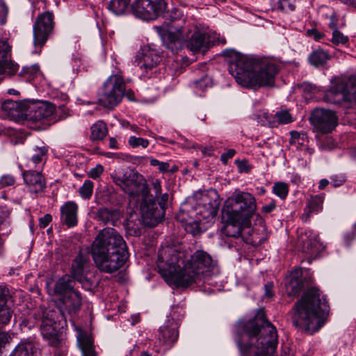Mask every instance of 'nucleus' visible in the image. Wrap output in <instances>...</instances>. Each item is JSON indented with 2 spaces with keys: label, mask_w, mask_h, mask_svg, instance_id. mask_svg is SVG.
Returning a JSON list of instances; mask_svg holds the SVG:
<instances>
[{
  "label": "nucleus",
  "mask_w": 356,
  "mask_h": 356,
  "mask_svg": "<svg viewBox=\"0 0 356 356\" xmlns=\"http://www.w3.org/2000/svg\"><path fill=\"white\" fill-rule=\"evenodd\" d=\"M156 264L165 282L177 287H186L219 273L217 261L209 253L196 250L191 254L189 248L181 245L160 248Z\"/></svg>",
  "instance_id": "f257e3e1"
},
{
  "label": "nucleus",
  "mask_w": 356,
  "mask_h": 356,
  "mask_svg": "<svg viewBox=\"0 0 356 356\" xmlns=\"http://www.w3.org/2000/svg\"><path fill=\"white\" fill-rule=\"evenodd\" d=\"M243 332L235 341L241 356H273L278 343L276 327L262 312L252 319L239 322Z\"/></svg>",
  "instance_id": "f03ea898"
},
{
  "label": "nucleus",
  "mask_w": 356,
  "mask_h": 356,
  "mask_svg": "<svg viewBox=\"0 0 356 356\" xmlns=\"http://www.w3.org/2000/svg\"><path fill=\"white\" fill-rule=\"evenodd\" d=\"M228 70L236 81L246 88L271 86L279 71L273 62L260 58H249L234 49H226Z\"/></svg>",
  "instance_id": "7ed1b4c3"
},
{
  "label": "nucleus",
  "mask_w": 356,
  "mask_h": 356,
  "mask_svg": "<svg viewBox=\"0 0 356 356\" xmlns=\"http://www.w3.org/2000/svg\"><path fill=\"white\" fill-rule=\"evenodd\" d=\"M91 253L97 268L107 273L117 271L129 257L125 241L113 228H105L98 234Z\"/></svg>",
  "instance_id": "20e7f679"
},
{
  "label": "nucleus",
  "mask_w": 356,
  "mask_h": 356,
  "mask_svg": "<svg viewBox=\"0 0 356 356\" xmlns=\"http://www.w3.org/2000/svg\"><path fill=\"white\" fill-rule=\"evenodd\" d=\"M293 325L302 331L313 334L325 324L329 305L320 290L312 287L293 305Z\"/></svg>",
  "instance_id": "39448f33"
},
{
  "label": "nucleus",
  "mask_w": 356,
  "mask_h": 356,
  "mask_svg": "<svg viewBox=\"0 0 356 356\" xmlns=\"http://www.w3.org/2000/svg\"><path fill=\"white\" fill-rule=\"evenodd\" d=\"M43 338L49 345L54 348H63L65 344L63 328L66 320L59 311L49 307H40L33 315Z\"/></svg>",
  "instance_id": "423d86ee"
},
{
  "label": "nucleus",
  "mask_w": 356,
  "mask_h": 356,
  "mask_svg": "<svg viewBox=\"0 0 356 356\" xmlns=\"http://www.w3.org/2000/svg\"><path fill=\"white\" fill-rule=\"evenodd\" d=\"M256 211L254 197L250 193L236 191L225 201L222 218L231 222L247 223Z\"/></svg>",
  "instance_id": "0eeeda50"
},
{
  "label": "nucleus",
  "mask_w": 356,
  "mask_h": 356,
  "mask_svg": "<svg viewBox=\"0 0 356 356\" xmlns=\"http://www.w3.org/2000/svg\"><path fill=\"white\" fill-rule=\"evenodd\" d=\"M323 100L343 108L356 105V76H350L336 80L325 92Z\"/></svg>",
  "instance_id": "6e6552de"
},
{
  "label": "nucleus",
  "mask_w": 356,
  "mask_h": 356,
  "mask_svg": "<svg viewBox=\"0 0 356 356\" xmlns=\"http://www.w3.org/2000/svg\"><path fill=\"white\" fill-rule=\"evenodd\" d=\"M113 182L125 193L136 197L147 192V184L143 175L131 168H122L112 175Z\"/></svg>",
  "instance_id": "1a4fd4ad"
},
{
  "label": "nucleus",
  "mask_w": 356,
  "mask_h": 356,
  "mask_svg": "<svg viewBox=\"0 0 356 356\" xmlns=\"http://www.w3.org/2000/svg\"><path fill=\"white\" fill-rule=\"evenodd\" d=\"M125 91V83L121 73L112 74L99 92L98 102L102 106L113 109L120 103Z\"/></svg>",
  "instance_id": "9d476101"
},
{
  "label": "nucleus",
  "mask_w": 356,
  "mask_h": 356,
  "mask_svg": "<svg viewBox=\"0 0 356 356\" xmlns=\"http://www.w3.org/2000/svg\"><path fill=\"white\" fill-rule=\"evenodd\" d=\"M162 60L160 49L154 44L141 46L136 53L133 65L141 71V76L150 78L156 72V67Z\"/></svg>",
  "instance_id": "9b49d317"
},
{
  "label": "nucleus",
  "mask_w": 356,
  "mask_h": 356,
  "mask_svg": "<svg viewBox=\"0 0 356 356\" xmlns=\"http://www.w3.org/2000/svg\"><path fill=\"white\" fill-rule=\"evenodd\" d=\"M181 312V307H173L165 323L159 330L158 342L163 350L170 349L178 340V327L182 318Z\"/></svg>",
  "instance_id": "f8f14e48"
},
{
  "label": "nucleus",
  "mask_w": 356,
  "mask_h": 356,
  "mask_svg": "<svg viewBox=\"0 0 356 356\" xmlns=\"http://www.w3.org/2000/svg\"><path fill=\"white\" fill-rule=\"evenodd\" d=\"M54 26L52 12L46 11L40 14L33 25V44L36 50L34 53H40L48 38L53 32Z\"/></svg>",
  "instance_id": "ddd939ff"
},
{
  "label": "nucleus",
  "mask_w": 356,
  "mask_h": 356,
  "mask_svg": "<svg viewBox=\"0 0 356 356\" xmlns=\"http://www.w3.org/2000/svg\"><path fill=\"white\" fill-rule=\"evenodd\" d=\"M167 9L165 0H135L131 6L134 15L145 21H153L162 16Z\"/></svg>",
  "instance_id": "4468645a"
},
{
  "label": "nucleus",
  "mask_w": 356,
  "mask_h": 356,
  "mask_svg": "<svg viewBox=\"0 0 356 356\" xmlns=\"http://www.w3.org/2000/svg\"><path fill=\"white\" fill-rule=\"evenodd\" d=\"M337 121L335 112L323 108L315 109L310 117L314 131L322 134L332 132L337 127Z\"/></svg>",
  "instance_id": "2eb2a0df"
},
{
  "label": "nucleus",
  "mask_w": 356,
  "mask_h": 356,
  "mask_svg": "<svg viewBox=\"0 0 356 356\" xmlns=\"http://www.w3.org/2000/svg\"><path fill=\"white\" fill-rule=\"evenodd\" d=\"M88 254L80 252L73 260L71 268V277L80 282L86 289L92 286L91 280L87 277L90 270Z\"/></svg>",
  "instance_id": "dca6fc26"
},
{
  "label": "nucleus",
  "mask_w": 356,
  "mask_h": 356,
  "mask_svg": "<svg viewBox=\"0 0 356 356\" xmlns=\"http://www.w3.org/2000/svg\"><path fill=\"white\" fill-rule=\"evenodd\" d=\"M140 211L143 220L149 227H155L164 218V209L160 208L154 199L147 200L145 197L141 204Z\"/></svg>",
  "instance_id": "f3484780"
},
{
  "label": "nucleus",
  "mask_w": 356,
  "mask_h": 356,
  "mask_svg": "<svg viewBox=\"0 0 356 356\" xmlns=\"http://www.w3.org/2000/svg\"><path fill=\"white\" fill-rule=\"evenodd\" d=\"M81 294L79 291L76 290L62 296L57 302V309H54L59 311L63 315V318H65V314H68L71 316L77 314L81 308Z\"/></svg>",
  "instance_id": "a211bd4d"
},
{
  "label": "nucleus",
  "mask_w": 356,
  "mask_h": 356,
  "mask_svg": "<svg viewBox=\"0 0 356 356\" xmlns=\"http://www.w3.org/2000/svg\"><path fill=\"white\" fill-rule=\"evenodd\" d=\"M189 38V33L186 28L176 26L175 31L169 30L167 34L166 47L172 54L177 53L181 49L183 42Z\"/></svg>",
  "instance_id": "6ab92c4d"
},
{
  "label": "nucleus",
  "mask_w": 356,
  "mask_h": 356,
  "mask_svg": "<svg viewBox=\"0 0 356 356\" xmlns=\"http://www.w3.org/2000/svg\"><path fill=\"white\" fill-rule=\"evenodd\" d=\"M300 240L302 252L309 257H315L324 248L318 237L310 232L301 235Z\"/></svg>",
  "instance_id": "aec40b11"
},
{
  "label": "nucleus",
  "mask_w": 356,
  "mask_h": 356,
  "mask_svg": "<svg viewBox=\"0 0 356 356\" xmlns=\"http://www.w3.org/2000/svg\"><path fill=\"white\" fill-rule=\"evenodd\" d=\"M324 195H311L307 198L306 206L302 215V219L305 222L309 221L311 217L323 210Z\"/></svg>",
  "instance_id": "412c9836"
},
{
  "label": "nucleus",
  "mask_w": 356,
  "mask_h": 356,
  "mask_svg": "<svg viewBox=\"0 0 356 356\" xmlns=\"http://www.w3.org/2000/svg\"><path fill=\"white\" fill-rule=\"evenodd\" d=\"M218 203L211 200L207 194L201 195L200 202L197 204L196 211L203 219L213 218L217 213Z\"/></svg>",
  "instance_id": "4be33fe9"
},
{
  "label": "nucleus",
  "mask_w": 356,
  "mask_h": 356,
  "mask_svg": "<svg viewBox=\"0 0 356 356\" xmlns=\"http://www.w3.org/2000/svg\"><path fill=\"white\" fill-rule=\"evenodd\" d=\"M78 206L74 202H67L60 207V220L68 227H73L78 222Z\"/></svg>",
  "instance_id": "5701e85b"
},
{
  "label": "nucleus",
  "mask_w": 356,
  "mask_h": 356,
  "mask_svg": "<svg viewBox=\"0 0 356 356\" xmlns=\"http://www.w3.org/2000/svg\"><path fill=\"white\" fill-rule=\"evenodd\" d=\"M24 181L33 193H38L46 187V183L42 174L37 171L29 170L23 173Z\"/></svg>",
  "instance_id": "b1692460"
},
{
  "label": "nucleus",
  "mask_w": 356,
  "mask_h": 356,
  "mask_svg": "<svg viewBox=\"0 0 356 356\" xmlns=\"http://www.w3.org/2000/svg\"><path fill=\"white\" fill-rule=\"evenodd\" d=\"M302 271L300 268L293 270L285 282L286 291L289 296L298 295L304 288L301 280Z\"/></svg>",
  "instance_id": "393cba45"
},
{
  "label": "nucleus",
  "mask_w": 356,
  "mask_h": 356,
  "mask_svg": "<svg viewBox=\"0 0 356 356\" xmlns=\"http://www.w3.org/2000/svg\"><path fill=\"white\" fill-rule=\"evenodd\" d=\"M55 112L54 106L49 102H43L35 106L29 113V118L33 122H40L50 120Z\"/></svg>",
  "instance_id": "a878e982"
},
{
  "label": "nucleus",
  "mask_w": 356,
  "mask_h": 356,
  "mask_svg": "<svg viewBox=\"0 0 356 356\" xmlns=\"http://www.w3.org/2000/svg\"><path fill=\"white\" fill-rule=\"evenodd\" d=\"M77 343L81 352V356H98L94 346V341L87 332H79Z\"/></svg>",
  "instance_id": "bb28decb"
},
{
  "label": "nucleus",
  "mask_w": 356,
  "mask_h": 356,
  "mask_svg": "<svg viewBox=\"0 0 356 356\" xmlns=\"http://www.w3.org/2000/svg\"><path fill=\"white\" fill-rule=\"evenodd\" d=\"M74 279L69 275H65L58 279L54 284V293L64 296L74 289Z\"/></svg>",
  "instance_id": "cd10ccee"
},
{
  "label": "nucleus",
  "mask_w": 356,
  "mask_h": 356,
  "mask_svg": "<svg viewBox=\"0 0 356 356\" xmlns=\"http://www.w3.org/2000/svg\"><path fill=\"white\" fill-rule=\"evenodd\" d=\"M9 356H39L35 344L28 340L21 341Z\"/></svg>",
  "instance_id": "c85d7f7f"
},
{
  "label": "nucleus",
  "mask_w": 356,
  "mask_h": 356,
  "mask_svg": "<svg viewBox=\"0 0 356 356\" xmlns=\"http://www.w3.org/2000/svg\"><path fill=\"white\" fill-rule=\"evenodd\" d=\"M187 48L193 52L204 51L207 48V36L204 33L195 31L187 43Z\"/></svg>",
  "instance_id": "c756f323"
},
{
  "label": "nucleus",
  "mask_w": 356,
  "mask_h": 356,
  "mask_svg": "<svg viewBox=\"0 0 356 356\" xmlns=\"http://www.w3.org/2000/svg\"><path fill=\"white\" fill-rule=\"evenodd\" d=\"M131 0H110L107 5L109 11L115 15H122L131 10Z\"/></svg>",
  "instance_id": "7c9ffc66"
},
{
  "label": "nucleus",
  "mask_w": 356,
  "mask_h": 356,
  "mask_svg": "<svg viewBox=\"0 0 356 356\" xmlns=\"http://www.w3.org/2000/svg\"><path fill=\"white\" fill-rule=\"evenodd\" d=\"M331 56L329 53L322 49L314 50L308 57L309 63L315 67H320L325 65Z\"/></svg>",
  "instance_id": "2f4dec72"
},
{
  "label": "nucleus",
  "mask_w": 356,
  "mask_h": 356,
  "mask_svg": "<svg viewBox=\"0 0 356 356\" xmlns=\"http://www.w3.org/2000/svg\"><path fill=\"white\" fill-rule=\"evenodd\" d=\"M97 218L104 223H115L120 219V211L116 209H108L107 208H101L98 210Z\"/></svg>",
  "instance_id": "473e14b6"
},
{
  "label": "nucleus",
  "mask_w": 356,
  "mask_h": 356,
  "mask_svg": "<svg viewBox=\"0 0 356 356\" xmlns=\"http://www.w3.org/2000/svg\"><path fill=\"white\" fill-rule=\"evenodd\" d=\"M108 129L106 123L97 121L90 127V139L92 141L102 140L107 135Z\"/></svg>",
  "instance_id": "72a5a7b5"
},
{
  "label": "nucleus",
  "mask_w": 356,
  "mask_h": 356,
  "mask_svg": "<svg viewBox=\"0 0 356 356\" xmlns=\"http://www.w3.org/2000/svg\"><path fill=\"white\" fill-rule=\"evenodd\" d=\"M11 58V47L7 41L0 40V74L3 72L7 62Z\"/></svg>",
  "instance_id": "f704fd0d"
},
{
  "label": "nucleus",
  "mask_w": 356,
  "mask_h": 356,
  "mask_svg": "<svg viewBox=\"0 0 356 356\" xmlns=\"http://www.w3.org/2000/svg\"><path fill=\"white\" fill-rule=\"evenodd\" d=\"M41 74L40 67L38 64H34L30 67H24L20 72V76L26 81H32L35 77Z\"/></svg>",
  "instance_id": "c9c22d12"
},
{
  "label": "nucleus",
  "mask_w": 356,
  "mask_h": 356,
  "mask_svg": "<svg viewBox=\"0 0 356 356\" xmlns=\"http://www.w3.org/2000/svg\"><path fill=\"white\" fill-rule=\"evenodd\" d=\"M227 225L222 229V232L225 235L229 237L238 238L241 234V224H244L243 222H231L228 220H225Z\"/></svg>",
  "instance_id": "e433bc0d"
},
{
  "label": "nucleus",
  "mask_w": 356,
  "mask_h": 356,
  "mask_svg": "<svg viewBox=\"0 0 356 356\" xmlns=\"http://www.w3.org/2000/svg\"><path fill=\"white\" fill-rule=\"evenodd\" d=\"M20 104L16 101L6 100L1 105L2 110L10 117H15L18 115Z\"/></svg>",
  "instance_id": "4c0bfd02"
},
{
  "label": "nucleus",
  "mask_w": 356,
  "mask_h": 356,
  "mask_svg": "<svg viewBox=\"0 0 356 356\" xmlns=\"http://www.w3.org/2000/svg\"><path fill=\"white\" fill-rule=\"evenodd\" d=\"M275 120L273 121V126L277 124H284L290 123L293 121L292 117L289 112L286 110L277 111L274 116Z\"/></svg>",
  "instance_id": "58836bf2"
},
{
  "label": "nucleus",
  "mask_w": 356,
  "mask_h": 356,
  "mask_svg": "<svg viewBox=\"0 0 356 356\" xmlns=\"http://www.w3.org/2000/svg\"><path fill=\"white\" fill-rule=\"evenodd\" d=\"M47 152V149L45 146L33 147L31 150V161L35 164L42 162Z\"/></svg>",
  "instance_id": "ea45409f"
},
{
  "label": "nucleus",
  "mask_w": 356,
  "mask_h": 356,
  "mask_svg": "<svg viewBox=\"0 0 356 356\" xmlns=\"http://www.w3.org/2000/svg\"><path fill=\"white\" fill-rule=\"evenodd\" d=\"M273 192L282 200H284L289 193V186L284 182L275 183L273 186Z\"/></svg>",
  "instance_id": "a19ab883"
},
{
  "label": "nucleus",
  "mask_w": 356,
  "mask_h": 356,
  "mask_svg": "<svg viewBox=\"0 0 356 356\" xmlns=\"http://www.w3.org/2000/svg\"><path fill=\"white\" fill-rule=\"evenodd\" d=\"M10 215L9 211L6 207H0V231L1 234H8V218Z\"/></svg>",
  "instance_id": "79ce46f5"
},
{
  "label": "nucleus",
  "mask_w": 356,
  "mask_h": 356,
  "mask_svg": "<svg viewBox=\"0 0 356 356\" xmlns=\"http://www.w3.org/2000/svg\"><path fill=\"white\" fill-rule=\"evenodd\" d=\"M13 311L6 304L0 303V323L7 324L10 321Z\"/></svg>",
  "instance_id": "37998d69"
},
{
  "label": "nucleus",
  "mask_w": 356,
  "mask_h": 356,
  "mask_svg": "<svg viewBox=\"0 0 356 356\" xmlns=\"http://www.w3.org/2000/svg\"><path fill=\"white\" fill-rule=\"evenodd\" d=\"M92 191L93 183L90 180H86L82 186L80 187L79 192L81 197L89 199L92 194Z\"/></svg>",
  "instance_id": "c03bdc74"
},
{
  "label": "nucleus",
  "mask_w": 356,
  "mask_h": 356,
  "mask_svg": "<svg viewBox=\"0 0 356 356\" xmlns=\"http://www.w3.org/2000/svg\"><path fill=\"white\" fill-rule=\"evenodd\" d=\"M291 144H298L303 145L307 140V136L305 132H298L296 131H291Z\"/></svg>",
  "instance_id": "a18cd8bd"
},
{
  "label": "nucleus",
  "mask_w": 356,
  "mask_h": 356,
  "mask_svg": "<svg viewBox=\"0 0 356 356\" xmlns=\"http://www.w3.org/2000/svg\"><path fill=\"white\" fill-rule=\"evenodd\" d=\"M128 143L133 148H136L138 147L146 148L149 145V142L147 139L132 136L129 137Z\"/></svg>",
  "instance_id": "49530a36"
},
{
  "label": "nucleus",
  "mask_w": 356,
  "mask_h": 356,
  "mask_svg": "<svg viewBox=\"0 0 356 356\" xmlns=\"http://www.w3.org/2000/svg\"><path fill=\"white\" fill-rule=\"evenodd\" d=\"M348 37L344 35L338 29H334L332 32V42L333 44L338 45L339 44H346L348 42Z\"/></svg>",
  "instance_id": "de8ad7c7"
},
{
  "label": "nucleus",
  "mask_w": 356,
  "mask_h": 356,
  "mask_svg": "<svg viewBox=\"0 0 356 356\" xmlns=\"http://www.w3.org/2000/svg\"><path fill=\"white\" fill-rule=\"evenodd\" d=\"M210 83L211 79L207 74L202 75L200 79L193 81L194 86L202 90L206 89Z\"/></svg>",
  "instance_id": "09e8293b"
},
{
  "label": "nucleus",
  "mask_w": 356,
  "mask_h": 356,
  "mask_svg": "<svg viewBox=\"0 0 356 356\" xmlns=\"http://www.w3.org/2000/svg\"><path fill=\"white\" fill-rule=\"evenodd\" d=\"M278 8L284 13H289L295 10V5L289 0H280L278 2Z\"/></svg>",
  "instance_id": "8fccbe9b"
},
{
  "label": "nucleus",
  "mask_w": 356,
  "mask_h": 356,
  "mask_svg": "<svg viewBox=\"0 0 356 356\" xmlns=\"http://www.w3.org/2000/svg\"><path fill=\"white\" fill-rule=\"evenodd\" d=\"M235 164L237 165L238 172L241 173H248L252 169V165L246 159H237L235 161Z\"/></svg>",
  "instance_id": "3c124183"
},
{
  "label": "nucleus",
  "mask_w": 356,
  "mask_h": 356,
  "mask_svg": "<svg viewBox=\"0 0 356 356\" xmlns=\"http://www.w3.org/2000/svg\"><path fill=\"white\" fill-rule=\"evenodd\" d=\"M150 165L152 166H157L159 170L162 173L168 172L169 171V163L168 162H162L159 161L155 159H151Z\"/></svg>",
  "instance_id": "603ef678"
},
{
  "label": "nucleus",
  "mask_w": 356,
  "mask_h": 356,
  "mask_svg": "<svg viewBox=\"0 0 356 356\" xmlns=\"http://www.w3.org/2000/svg\"><path fill=\"white\" fill-rule=\"evenodd\" d=\"M356 235V225L348 230L343 236L344 243L347 246L350 245V243L354 241Z\"/></svg>",
  "instance_id": "864d4df0"
},
{
  "label": "nucleus",
  "mask_w": 356,
  "mask_h": 356,
  "mask_svg": "<svg viewBox=\"0 0 356 356\" xmlns=\"http://www.w3.org/2000/svg\"><path fill=\"white\" fill-rule=\"evenodd\" d=\"M18 70L19 65L12 62L10 59V60L7 62L6 65L4 67L3 72L1 74L7 73L9 75H13L18 71Z\"/></svg>",
  "instance_id": "5fc2aeb1"
},
{
  "label": "nucleus",
  "mask_w": 356,
  "mask_h": 356,
  "mask_svg": "<svg viewBox=\"0 0 356 356\" xmlns=\"http://www.w3.org/2000/svg\"><path fill=\"white\" fill-rule=\"evenodd\" d=\"M15 178L10 175H6L1 177L0 179V185L1 187L12 186L15 184Z\"/></svg>",
  "instance_id": "6e6d98bb"
},
{
  "label": "nucleus",
  "mask_w": 356,
  "mask_h": 356,
  "mask_svg": "<svg viewBox=\"0 0 356 356\" xmlns=\"http://www.w3.org/2000/svg\"><path fill=\"white\" fill-rule=\"evenodd\" d=\"M104 168L102 165L98 164L95 168H92L89 171V176L92 179L98 178L103 172Z\"/></svg>",
  "instance_id": "4d7b16f0"
},
{
  "label": "nucleus",
  "mask_w": 356,
  "mask_h": 356,
  "mask_svg": "<svg viewBox=\"0 0 356 356\" xmlns=\"http://www.w3.org/2000/svg\"><path fill=\"white\" fill-rule=\"evenodd\" d=\"M330 181L334 187H338L345 182V178L341 175H335L330 177Z\"/></svg>",
  "instance_id": "13d9d810"
},
{
  "label": "nucleus",
  "mask_w": 356,
  "mask_h": 356,
  "mask_svg": "<svg viewBox=\"0 0 356 356\" xmlns=\"http://www.w3.org/2000/svg\"><path fill=\"white\" fill-rule=\"evenodd\" d=\"M307 35L313 38L316 41H319L324 37V34L316 29H308Z\"/></svg>",
  "instance_id": "bf43d9fd"
},
{
  "label": "nucleus",
  "mask_w": 356,
  "mask_h": 356,
  "mask_svg": "<svg viewBox=\"0 0 356 356\" xmlns=\"http://www.w3.org/2000/svg\"><path fill=\"white\" fill-rule=\"evenodd\" d=\"M10 297L8 289L3 285H0V303L6 304L8 298Z\"/></svg>",
  "instance_id": "052dcab7"
},
{
  "label": "nucleus",
  "mask_w": 356,
  "mask_h": 356,
  "mask_svg": "<svg viewBox=\"0 0 356 356\" xmlns=\"http://www.w3.org/2000/svg\"><path fill=\"white\" fill-rule=\"evenodd\" d=\"M169 195L167 193H161V195L159 196V198H156V200L158 201V206L160 208L164 209V211H165V207L167 204V202L168 201Z\"/></svg>",
  "instance_id": "680f3d73"
},
{
  "label": "nucleus",
  "mask_w": 356,
  "mask_h": 356,
  "mask_svg": "<svg viewBox=\"0 0 356 356\" xmlns=\"http://www.w3.org/2000/svg\"><path fill=\"white\" fill-rule=\"evenodd\" d=\"M161 182L159 179H155L152 181V189L155 194V197L159 198V196L161 195Z\"/></svg>",
  "instance_id": "e2e57ef3"
},
{
  "label": "nucleus",
  "mask_w": 356,
  "mask_h": 356,
  "mask_svg": "<svg viewBox=\"0 0 356 356\" xmlns=\"http://www.w3.org/2000/svg\"><path fill=\"white\" fill-rule=\"evenodd\" d=\"M236 154V151L234 149H229L226 152L223 153L220 156V159L223 163H227V161L232 159Z\"/></svg>",
  "instance_id": "0e129e2a"
},
{
  "label": "nucleus",
  "mask_w": 356,
  "mask_h": 356,
  "mask_svg": "<svg viewBox=\"0 0 356 356\" xmlns=\"http://www.w3.org/2000/svg\"><path fill=\"white\" fill-rule=\"evenodd\" d=\"M52 220V216L50 214H45L44 216L39 219V225L42 228H45Z\"/></svg>",
  "instance_id": "69168bd1"
},
{
  "label": "nucleus",
  "mask_w": 356,
  "mask_h": 356,
  "mask_svg": "<svg viewBox=\"0 0 356 356\" xmlns=\"http://www.w3.org/2000/svg\"><path fill=\"white\" fill-rule=\"evenodd\" d=\"M276 207V204L274 200H272L268 204L264 205L261 208V211L265 213H268L273 211Z\"/></svg>",
  "instance_id": "338daca9"
},
{
  "label": "nucleus",
  "mask_w": 356,
  "mask_h": 356,
  "mask_svg": "<svg viewBox=\"0 0 356 356\" xmlns=\"http://www.w3.org/2000/svg\"><path fill=\"white\" fill-rule=\"evenodd\" d=\"M273 284L272 282H268L264 286L265 289V293L264 296L267 298H271L273 295Z\"/></svg>",
  "instance_id": "774afa93"
}]
</instances>
